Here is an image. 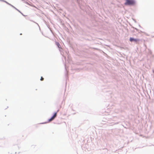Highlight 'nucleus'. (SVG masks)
Instances as JSON below:
<instances>
[{
    "label": "nucleus",
    "instance_id": "obj_1",
    "mask_svg": "<svg viewBox=\"0 0 154 154\" xmlns=\"http://www.w3.org/2000/svg\"><path fill=\"white\" fill-rule=\"evenodd\" d=\"M125 5H133L135 4V2L134 0H125Z\"/></svg>",
    "mask_w": 154,
    "mask_h": 154
},
{
    "label": "nucleus",
    "instance_id": "obj_2",
    "mask_svg": "<svg viewBox=\"0 0 154 154\" xmlns=\"http://www.w3.org/2000/svg\"><path fill=\"white\" fill-rule=\"evenodd\" d=\"M57 113L56 112L54 113V116L49 120V122H50L53 120L54 118L57 116Z\"/></svg>",
    "mask_w": 154,
    "mask_h": 154
},
{
    "label": "nucleus",
    "instance_id": "obj_3",
    "mask_svg": "<svg viewBox=\"0 0 154 154\" xmlns=\"http://www.w3.org/2000/svg\"><path fill=\"white\" fill-rule=\"evenodd\" d=\"M130 41L132 42V41H134L135 42H137V41H139V39H134L132 38H130Z\"/></svg>",
    "mask_w": 154,
    "mask_h": 154
},
{
    "label": "nucleus",
    "instance_id": "obj_4",
    "mask_svg": "<svg viewBox=\"0 0 154 154\" xmlns=\"http://www.w3.org/2000/svg\"><path fill=\"white\" fill-rule=\"evenodd\" d=\"M56 44L58 48H61V46L59 42H56Z\"/></svg>",
    "mask_w": 154,
    "mask_h": 154
},
{
    "label": "nucleus",
    "instance_id": "obj_5",
    "mask_svg": "<svg viewBox=\"0 0 154 154\" xmlns=\"http://www.w3.org/2000/svg\"><path fill=\"white\" fill-rule=\"evenodd\" d=\"M40 80L41 81H43L44 80V78L42 77H41V78L40 79Z\"/></svg>",
    "mask_w": 154,
    "mask_h": 154
},
{
    "label": "nucleus",
    "instance_id": "obj_6",
    "mask_svg": "<svg viewBox=\"0 0 154 154\" xmlns=\"http://www.w3.org/2000/svg\"><path fill=\"white\" fill-rule=\"evenodd\" d=\"M1 1H3V2H5L7 3V2L6 1H4V0H1Z\"/></svg>",
    "mask_w": 154,
    "mask_h": 154
}]
</instances>
